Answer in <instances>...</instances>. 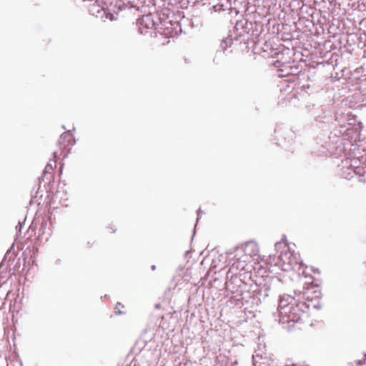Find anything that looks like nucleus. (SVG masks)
Wrapping results in <instances>:
<instances>
[{
  "label": "nucleus",
  "mask_w": 366,
  "mask_h": 366,
  "mask_svg": "<svg viewBox=\"0 0 366 366\" xmlns=\"http://www.w3.org/2000/svg\"><path fill=\"white\" fill-rule=\"evenodd\" d=\"M304 306V303H297L295 300L290 296L283 297L280 299L278 306L280 321L283 324L300 321L305 315L302 310Z\"/></svg>",
  "instance_id": "1"
},
{
  "label": "nucleus",
  "mask_w": 366,
  "mask_h": 366,
  "mask_svg": "<svg viewBox=\"0 0 366 366\" xmlns=\"http://www.w3.org/2000/svg\"><path fill=\"white\" fill-rule=\"evenodd\" d=\"M75 140L73 135L69 132L63 133L59 139V144L61 149L60 154L66 155L71 150V147L74 144Z\"/></svg>",
  "instance_id": "2"
}]
</instances>
